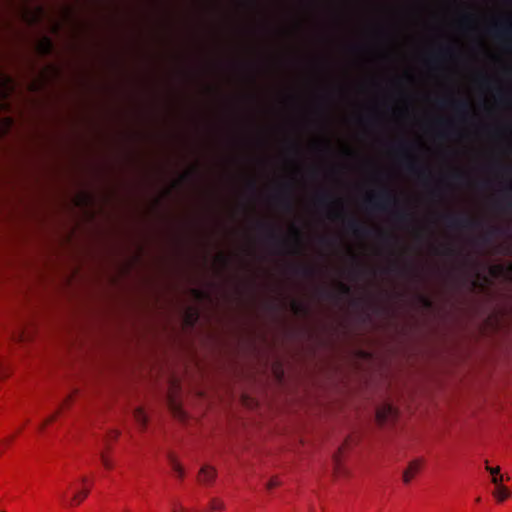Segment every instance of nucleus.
I'll list each match as a JSON object with an SVG mask.
<instances>
[{
  "mask_svg": "<svg viewBox=\"0 0 512 512\" xmlns=\"http://www.w3.org/2000/svg\"><path fill=\"white\" fill-rule=\"evenodd\" d=\"M49 422H51V419L46 420V422H44V425H47V423Z\"/></svg>",
  "mask_w": 512,
  "mask_h": 512,
  "instance_id": "50",
  "label": "nucleus"
},
{
  "mask_svg": "<svg viewBox=\"0 0 512 512\" xmlns=\"http://www.w3.org/2000/svg\"><path fill=\"white\" fill-rule=\"evenodd\" d=\"M451 178L456 182H463L466 179V174L461 171L454 172Z\"/></svg>",
  "mask_w": 512,
  "mask_h": 512,
  "instance_id": "24",
  "label": "nucleus"
},
{
  "mask_svg": "<svg viewBox=\"0 0 512 512\" xmlns=\"http://www.w3.org/2000/svg\"><path fill=\"white\" fill-rule=\"evenodd\" d=\"M503 480H504V476L502 474L494 475V477H492V483L496 487H498L499 485H502Z\"/></svg>",
  "mask_w": 512,
  "mask_h": 512,
  "instance_id": "27",
  "label": "nucleus"
},
{
  "mask_svg": "<svg viewBox=\"0 0 512 512\" xmlns=\"http://www.w3.org/2000/svg\"><path fill=\"white\" fill-rule=\"evenodd\" d=\"M345 228L357 237L370 236L372 230L353 216L346 217L343 221Z\"/></svg>",
  "mask_w": 512,
  "mask_h": 512,
  "instance_id": "4",
  "label": "nucleus"
},
{
  "mask_svg": "<svg viewBox=\"0 0 512 512\" xmlns=\"http://www.w3.org/2000/svg\"><path fill=\"white\" fill-rule=\"evenodd\" d=\"M437 103H438V105H439L440 107H445V106H447L448 101H447V100H445V99H440Z\"/></svg>",
  "mask_w": 512,
  "mask_h": 512,
  "instance_id": "41",
  "label": "nucleus"
},
{
  "mask_svg": "<svg viewBox=\"0 0 512 512\" xmlns=\"http://www.w3.org/2000/svg\"><path fill=\"white\" fill-rule=\"evenodd\" d=\"M501 232V229L496 226H491L488 231L481 237V240L484 243H487L490 241L491 237L499 234Z\"/></svg>",
  "mask_w": 512,
  "mask_h": 512,
  "instance_id": "21",
  "label": "nucleus"
},
{
  "mask_svg": "<svg viewBox=\"0 0 512 512\" xmlns=\"http://www.w3.org/2000/svg\"><path fill=\"white\" fill-rule=\"evenodd\" d=\"M321 243L322 244H325V245H330L331 244V240L327 237H322L321 238Z\"/></svg>",
  "mask_w": 512,
  "mask_h": 512,
  "instance_id": "42",
  "label": "nucleus"
},
{
  "mask_svg": "<svg viewBox=\"0 0 512 512\" xmlns=\"http://www.w3.org/2000/svg\"><path fill=\"white\" fill-rule=\"evenodd\" d=\"M294 272L307 278H312L316 275V269L310 265H297L294 267Z\"/></svg>",
  "mask_w": 512,
  "mask_h": 512,
  "instance_id": "11",
  "label": "nucleus"
},
{
  "mask_svg": "<svg viewBox=\"0 0 512 512\" xmlns=\"http://www.w3.org/2000/svg\"><path fill=\"white\" fill-rule=\"evenodd\" d=\"M124 512H128V511H124Z\"/></svg>",
  "mask_w": 512,
  "mask_h": 512,
  "instance_id": "55",
  "label": "nucleus"
},
{
  "mask_svg": "<svg viewBox=\"0 0 512 512\" xmlns=\"http://www.w3.org/2000/svg\"><path fill=\"white\" fill-rule=\"evenodd\" d=\"M279 485H280L279 480H278L276 477H274V478H271V479L268 481V483H267L266 487H267V489L271 490V489H273V488H275V487H277V486H279Z\"/></svg>",
  "mask_w": 512,
  "mask_h": 512,
  "instance_id": "25",
  "label": "nucleus"
},
{
  "mask_svg": "<svg viewBox=\"0 0 512 512\" xmlns=\"http://www.w3.org/2000/svg\"><path fill=\"white\" fill-rule=\"evenodd\" d=\"M334 469H335V472L336 473H340V459H339V456L338 455H335L334 456Z\"/></svg>",
  "mask_w": 512,
  "mask_h": 512,
  "instance_id": "31",
  "label": "nucleus"
},
{
  "mask_svg": "<svg viewBox=\"0 0 512 512\" xmlns=\"http://www.w3.org/2000/svg\"><path fill=\"white\" fill-rule=\"evenodd\" d=\"M219 260H220L224 265H228L229 260H228V258H227V257H225L224 255H221V256L219 257Z\"/></svg>",
  "mask_w": 512,
  "mask_h": 512,
  "instance_id": "43",
  "label": "nucleus"
},
{
  "mask_svg": "<svg viewBox=\"0 0 512 512\" xmlns=\"http://www.w3.org/2000/svg\"><path fill=\"white\" fill-rule=\"evenodd\" d=\"M259 227L261 229L267 230V239L270 244L276 247H285L287 245V242L285 239H283L276 231L275 227L271 224L267 223H259Z\"/></svg>",
  "mask_w": 512,
  "mask_h": 512,
  "instance_id": "5",
  "label": "nucleus"
},
{
  "mask_svg": "<svg viewBox=\"0 0 512 512\" xmlns=\"http://www.w3.org/2000/svg\"><path fill=\"white\" fill-rule=\"evenodd\" d=\"M248 187L252 190V191H255L256 190V182L255 181H250L248 183Z\"/></svg>",
  "mask_w": 512,
  "mask_h": 512,
  "instance_id": "44",
  "label": "nucleus"
},
{
  "mask_svg": "<svg viewBox=\"0 0 512 512\" xmlns=\"http://www.w3.org/2000/svg\"><path fill=\"white\" fill-rule=\"evenodd\" d=\"M395 409L390 404H385L376 411V419L380 424L386 422L389 418L394 417Z\"/></svg>",
  "mask_w": 512,
  "mask_h": 512,
  "instance_id": "9",
  "label": "nucleus"
},
{
  "mask_svg": "<svg viewBox=\"0 0 512 512\" xmlns=\"http://www.w3.org/2000/svg\"><path fill=\"white\" fill-rule=\"evenodd\" d=\"M405 167L410 174L417 176L420 180H424L430 175L428 169L421 167L416 161L408 162Z\"/></svg>",
  "mask_w": 512,
  "mask_h": 512,
  "instance_id": "8",
  "label": "nucleus"
},
{
  "mask_svg": "<svg viewBox=\"0 0 512 512\" xmlns=\"http://www.w3.org/2000/svg\"><path fill=\"white\" fill-rule=\"evenodd\" d=\"M279 203L286 211H292L293 202H292V185L290 183H286L281 187V193L278 196Z\"/></svg>",
  "mask_w": 512,
  "mask_h": 512,
  "instance_id": "6",
  "label": "nucleus"
},
{
  "mask_svg": "<svg viewBox=\"0 0 512 512\" xmlns=\"http://www.w3.org/2000/svg\"><path fill=\"white\" fill-rule=\"evenodd\" d=\"M293 150H297V146L296 145H292L291 146Z\"/></svg>",
  "mask_w": 512,
  "mask_h": 512,
  "instance_id": "49",
  "label": "nucleus"
},
{
  "mask_svg": "<svg viewBox=\"0 0 512 512\" xmlns=\"http://www.w3.org/2000/svg\"><path fill=\"white\" fill-rule=\"evenodd\" d=\"M452 53H453V49L450 46L445 47V48L441 49V51H440V55L445 56V57L448 55H451Z\"/></svg>",
  "mask_w": 512,
  "mask_h": 512,
  "instance_id": "32",
  "label": "nucleus"
},
{
  "mask_svg": "<svg viewBox=\"0 0 512 512\" xmlns=\"http://www.w3.org/2000/svg\"><path fill=\"white\" fill-rule=\"evenodd\" d=\"M332 201H335V198L330 192L322 191L316 196V203L319 206H328L332 203ZM337 203H339V200H336Z\"/></svg>",
  "mask_w": 512,
  "mask_h": 512,
  "instance_id": "12",
  "label": "nucleus"
},
{
  "mask_svg": "<svg viewBox=\"0 0 512 512\" xmlns=\"http://www.w3.org/2000/svg\"><path fill=\"white\" fill-rule=\"evenodd\" d=\"M494 497L498 499V501H504L505 499L509 498L511 495V492L503 485H499L496 487L495 491L493 492Z\"/></svg>",
  "mask_w": 512,
  "mask_h": 512,
  "instance_id": "16",
  "label": "nucleus"
},
{
  "mask_svg": "<svg viewBox=\"0 0 512 512\" xmlns=\"http://www.w3.org/2000/svg\"><path fill=\"white\" fill-rule=\"evenodd\" d=\"M447 135H449V133H448V131H445L444 136H447Z\"/></svg>",
  "mask_w": 512,
  "mask_h": 512,
  "instance_id": "54",
  "label": "nucleus"
},
{
  "mask_svg": "<svg viewBox=\"0 0 512 512\" xmlns=\"http://www.w3.org/2000/svg\"><path fill=\"white\" fill-rule=\"evenodd\" d=\"M88 494H89L88 489H85L83 491H80V492L74 494V496L71 500V505L80 503L88 496Z\"/></svg>",
  "mask_w": 512,
  "mask_h": 512,
  "instance_id": "22",
  "label": "nucleus"
},
{
  "mask_svg": "<svg viewBox=\"0 0 512 512\" xmlns=\"http://www.w3.org/2000/svg\"><path fill=\"white\" fill-rule=\"evenodd\" d=\"M38 49L42 55H50L53 51V42L49 37H44L38 44Z\"/></svg>",
  "mask_w": 512,
  "mask_h": 512,
  "instance_id": "13",
  "label": "nucleus"
},
{
  "mask_svg": "<svg viewBox=\"0 0 512 512\" xmlns=\"http://www.w3.org/2000/svg\"><path fill=\"white\" fill-rule=\"evenodd\" d=\"M423 461L416 459L408 464V467L403 472V482L409 484L413 477L420 471Z\"/></svg>",
  "mask_w": 512,
  "mask_h": 512,
  "instance_id": "7",
  "label": "nucleus"
},
{
  "mask_svg": "<svg viewBox=\"0 0 512 512\" xmlns=\"http://www.w3.org/2000/svg\"><path fill=\"white\" fill-rule=\"evenodd\" d=\"M101 461H102V464L104 465V467H106L107 469H110L112 467L111 463L109 462V460L106 458V456L104 454L101 455Z\"/></svg>",
  "mask_w": 512,
  "mask_h": 512,
  "instance_id": "35",
  "label": "nucleus"
},
{
  "mask_svg": "<svg viewBox=\"0 0 512 512\" xmlns=\"http://www.w3.org/2000/svg\"><path fill=\"white\" fill-rule=\"evenodd\" d=\"M443 253L446 255H453L455 253V250L451 246H447L444 248Z\"/></svg>",
  "mask_w": 512,
  "mask_h": 512,
  "instance_id": "37",
  "label": "nucleus"
},
{
  "mask_svg": "<svg viewBox=\"0 0 512 512\" xmlns=\"http://www.w3.org/2000/svg\"><path fill=\"white\" fill-rule=\"evenodd\" d=\"M485 468L491 474L492 477H494V475H499L500 474V468L499 467H490L487 462H486V467Z\"/></svg>",
  "mask_w": 512,
  "mask_h": 512,
  "instance_id": "26",
  "label": "nucleus"
},
{
  "mask_svg": "<svg viewBox=\"0 0 512 512\" xmlns=\"http://www.w3.org/2000/svg\"><path fill=\"white\" fill-rule=\"evenodd\" d=\"M339 289H340L342 294H349L350 293V287L347 284H345V283L340 282L339 283Z\"/></svg>",
  "mask_w": 512,
  "mask_h": 512,
  "instance_id": "30",
  "label": "nucleus"
},
{
  "mask_svg": "<svg viewBox=\"0 0 512 512\" xmlns=\"http://www.w3.org/2000/svg\"><path fill=\"white\" fill-rule=\"evenodd\" d=\"M489 32L498 39L512 41V21L506 18L492 25Z\"/></svg>",
  "mask_w": 512,
  "mask_h": 512,
  "instance_id": "3",
  "label": "nucleus"
},
{
  "mask_svg": "<svg viewBox=\"0 0 512 512\" xmlns=\"http://www.w3.org/2000/svg\"><path fill=\"white\" fill-rule=\"evenodd\" d=\"M454 108L457 112L465 114L469 110V103L464 100L453 101Z\"/></svg>",
  "mask_w": 512,
  "mask_h": 512,
  "instance_id": "20",
  "label": "nucleus"
},
{
  "mask_svg": "<svg viewBox=\"0 0 512 512\" xmlns=\"http://www.w3.org/2000/svg\"><path fill=\"white\" fill-rule=\"evenodd\" d=\"M412 214L407 210H399L394 213V218L398 223L406 224L412 220Z\"/></svg>",
  "mask_w": 512,
  "mask_h": 512,
  "instance_id": "14",
  "label": "nucleus"
},
{
  "mask_svg": "<svg viewBox=\"0 0 512 512\" xmlns=\"http://www.w3.org/2000/svg\"><path fill=\"white\" fill-rule=\"evenodd\" d=\"M408 147H409V145H408V143H406V142H401V143L399 144V146H398V148H399L400 150H406Z\"/></svg>",
  "mask_w": 512,
  "mask_h": 512,
  "instance_id": "40",
  "label": "nucleus"
},
{
  "mask_svg": "<svg viewBox=\"0 0 512 512\" xmlns=\"http://www.w3.org/2000/svg\"><path fill=\"white\" fill-rule=\"evenodd\" d=\"M172 405H173V409L175 410V413H178L179 415H181V414H182V412H181L180 408H178V407L176 406V404H174V403H173Z\"/></svg>",
  "mask_w": 512,
  "mask_h": 512,
  "instance_id": "46",
  "label": "nucleus"
},
{
  "mask_svg": "<svg viewBox=\"0 0 512 512\" xmlns=\"http://www.w3.org/2000/svg\"><path fill=\"white\" fill-rule=\"evenodd\" d=\"M49 422H51V419L46 420V422H44V425H47V423Z\"/></svg>",
  "mask_w": 512,
  "mask_h": 512,
  "instance_id": "51",
  "label": "nucleus"
},
{
  "mask_svg": "<svg viewBox=\"0 0 512 512\" xmlns=\"http://www.w3.org/2000/svg\"><path fill=\"white\" fill-rule=\"evenodd\" d=\"M501 169H503L506 173H509L510 172V169L508 167H503L501 166Z\"/></svg>",
  "mask_w": 512,
  "mask_h": 512,
  "instance_id": "48",
  "label": "nucleus"
},
{
  "mask_svg": "<svg viewBox=\"0 0 512 512\" xmlns=\"http://www.w3.org/2000/svg\"><path fill=\"white\" fill-rule=\"evenodd\" d=\"M445 225L450 229H469L474 230L482 227L481 220L472 218L463 213H447L442 217Z\"/></svg>",
  "mask_w": 512,
  "mask_h": 512,
  "instance_id": "2",
  "label": "nucleus"
},
{
  "mask_svg": "<svg viewBox=\"0 0 512 512\" xmlns=\"http://www.w3.org/2000/svg\"><path fill=\"white\" fill-rule=\"evenodd\" d=\"M378 236L383 242H389L391 239H395L393 235L384 232H379Z\"/></svg>",
  "mask_w": 512,
  "mask_h": 512,
  "instance_id": "28",
  "label": "nucleus"
},
{
  "mask_svg": "<svg viewBox=\"0 0 512 512\" xmlns=\"http://www.w3.org/2000/svg\"><path fill=\"white\" fill-rule=\"evenodd\" d=\"M292 308H293V310H294L296 313H299V312H301V311L303 310V305H302V304H300V303H298V302H296V301H294V302L292 303Z\"/></svg>",
  "mask_w": 512,
  "mask_h": 512,
  "instance_id": "34",
  "label": "nucleus"
},
{
  "mask_svg": "<svg viewBox=\"0 0 512 512\" xmlns=\"http://www.w3.org/2000/svg\"><path fill=\"white\" fill-rule=\"evenodd\" d=\"M473 21V17L470 14L464 15L461 19L462 25H468Z\"/></svg>",
  "mask_w": 512,
  "mask_h": 512,
  "instance_id": "29",
  "label": "nucleus"
},
{
  "mask_svg": "<svg viewBox=\"0 0 512 512\" xmlns=\"http://www.w3.org/2000/svg\"><path fill=\"white\" fill-rule=\"evenodd\" d=\"M340 216H341V214H329L330 218H338Z\"/></svg>",
  "mask_w": 512,
  "mask_h": 512,
  "instance_id": "47",
  "label": "nucleus"
},
{
  "mask_svg": "<svg viewBox=\"0 0 512 512\" xmlns=\"http://www.w3.org/2000/svg\"><path fill=\"white\" fill-rule=\"evenodd\" d=\"M194 173H196V170H193V171H191V172H187V173L183 174V175L181 176V181H187V180H189V179L193 176V174H194Z\"/></svg>",
  "mask_w": 512,
  "mask_h": 512,
  "instance_id": "36",
  "label": "nucleus"
},
{
  "mask_svg": "<svg viewBox=\"0 0 512 512\" xmlns=\"http://www.w3.org/2000/svg\"><path fill=\"white\" fill-rule=\"evenodd\" d=\"M397 203L395 195L388 189L370 194L366 200V208L372 211L388 212Z\"/></svg>",
  "mask_w": 512,
  "mask_h": 512,
  "instance_id": "1",
  "label": "nucleus"
},
{
  "mask_svg": "<svg viewBox=\"0 0 512 512\" xmlns=\"http://www.w3.org/2000/svg\"><path fill=\"white\" fill-rule=\"evenodd\" d=\"M3 82H4L5 89L8 91L9 86L12 85V78L9 76H3Z\"/></svg>",
  "mask_w": 512,
  "mask_h": 512,
  "instance_id": "33",
  "label": "nucleus"
},
{
  "mask_svg": "<svg viewBox=\"0 0 512 512\" xmlns=\"http://www.w3.org/2000/svg\"><path fill=\"white\" fill-rule=\"evenodd\" d=\"M215 477L216 470L211 466L205 465L200 469L198 481L203 484H210L214 481Z\"/></svg>",
  "mask_w": 512,
  "mask_h": 512,
  "instance_id": "10",
  "label": "nucleus"
},
{
  "mask_svg": "<svg viewBox=\"0 0 512 512\" xmlns=\"http://www.w3.org/2000/svg\"><path fill=\"white\" fill-rule=\"evenodd\" d=\"M8 92L6 89L0 90V97L6 98L8 95Z\"/></svg>",
  "mask_w": 512,
  "mask_h": 512,
  "instance_id": "45",
  "label": "nucleus"
},
{
  "mask_svg": "<svg viewBox=\"0 0 512 512\" xmlns=\"http://www.w3.org/2000/svg\"><path fill=\"white\" fill-rule=\"evenodd\" d=\"M49 422H51V419L46 420V422H44V425H47V423Z\"/></svg>",
  "mask_w": 512,
  "mask_h": 512,
  "instance_id": "52",
  "label": "nucleus"
},
{
  "mask_svg": "<svg viewBox=\"0 0 512 512\" xmlns=\"http://www.w3.org/2000/svg\"><path fill=\"white\" fill-rule=\"evenodd\" d=\"M193 293L195 294L196 297L198 298H202L204 293L201 291V290H198V289H194L193 290Z\"/></svg>",
  "mask_w": 512,
  "mask_h": 512,
  "instance_id": "38",
  "label": "nucleus"
},
{
  "mask_svg": "<svg viewBox=\"0 0 512 512\" xmlns=\"http://www.w3.org/2000/svg\"><path fill=\"white\" fill-rule=\"evenodd\" d=\"M134 418L143 427H145V425L147 424V416H146L144 410L140 407L135 409Z\"/></svg>",
  "mask_w": 512,
  "mask_h": 512,
  "instance_id": "19",
  "label": "nucleus"
},
{
  "mask_svg": "<svg viewBox=\"0 0 512 512\" xmlns=\"http://www.w3.org/2000/svg\"><path fill=\"white\" fill-rule=\"evenodd\" d=\"M169 461H170V465L172 467V469L174 470V472L176 473V475L179 477V478H183L184 476V470L183 468L181 467V465L177 462V460L175 459L174 456L170 455L169 456Z\"/></svg>",
  "mask_w": 512,
  "mask_h": 512,
  "instance_id": "18",
  "label": "nucleus"
},
{
  "mask_svg": "<svg viewBox=\"0 0 512 512\" xmlns=\"http://www.w3.org/2000/svg\"><path fill=\"white\" fill-rule=\"evenodd\" d=\"M172 512H198L196 510H188L183 507H180L179 510L174 509Z\"/></svg>",
  "mask_w": 512,
  "mask_h": 512,
  "instance_id": "39",
  "label": "nucleus"
},
{
  "mask_svg": "<svg viewBox=\"0 0 512 512\" xmlns=\"http://www.w3.org/2000/svg\"><path fill=\"white\" fill-rule=\"evenodd\" d=\"M484 84H486L488 82V80L486 78L483 79L482 81Z\"/></svg>",
  "mask_w": 512,
  "mask_h": 512,
  "instance_id": "53",
  "label": "nucleus"
},
{
  "mask_svg": "<svg viewBox=\"0 0 512 512\" xmlns=\"http://www.w3.org/2000/svg\"><path fill=\"white\" fill-rule=\"evenodd\" d=\"M293 235H294V253H300L303 248V242H302V234L301 231L294 227L293 228Z\"/></svg>",
  "mask_w": 512,
  "mask_h": 512,
  "instance_id": "15",
  "label": "nucleus"
},
{
  "mask_svg": "<svg viewBox=\"0 0 512 512\" xmlns=\"http://www.w3.org/2000/svg\"><path fill=\"white\" fill-rule=\"evenodd\" d=\"M504 197H505V207L503 210L511 211L512 212V184H509L505 191H504Z\"/></svg>",
  "mask_w": 512,
  "mask_h": 512,
  "instance_id": "17",
  "label": "nucleus"
},
{
  "mask_svg": "<svg viewBox=\"0 0 512 512\" xmlns=\"http://www.w3.org/2000/svg\"><path fill=\"white\" fill-rule=\"evenodd\" d=\"M210 508L213 511H220L224 509V504L221 501L214 499L210 503Z\"/></svg>",
  "mask_w": 512,
  "mask_h": 512,
  "instance_id": "23",
  "label": "nucleus"
}]
</instances>
